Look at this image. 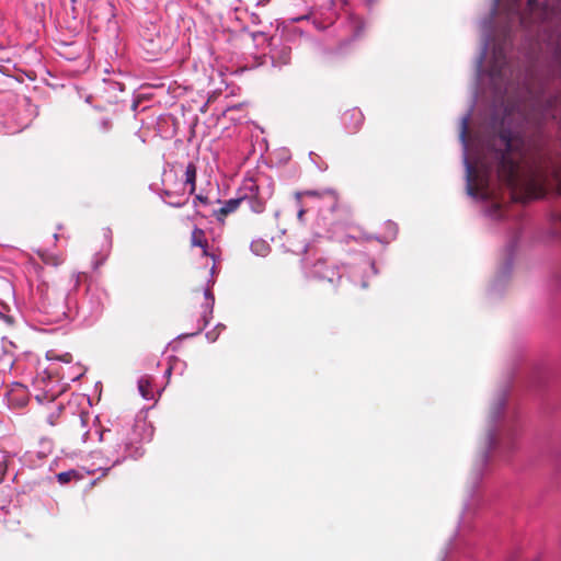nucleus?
Instances as JSON below:
<instances>
[{"instance_id":"f257e3e1","label":"nucleus","mask_w":561,"mask_h":561,"mask_svg":"<svg viewBox=\"0 0 561 561\" xmlns=\"http://www.w3.org/2000/svg\"><path fill=\"white\" fill-rule=\"evenodd\" d=\"M83 273L73 274L70 287V322L81 327L93 325L102 316L106 291L96 284L89 283L85 289H80Z\"/></svg>"},{"instance_id":"f03ea898","label":"nucleus","mask_w":561,"mask_h":561,"mask_svg":"<svg viewBox=\"0 0 561 561\" xmlns=\"http://www.w3.org/2000/svg\"><path fill=\"white\" fill-rule=\"evenodd\" d=\"M39 298L36 308L41 314L39 321L43 323L70 322V288L68 290H58L45 286L38 287Z\"/></svg>"},{"instance_id":"7ed1b4c3","label":"nucleus","mask_w":561,"mask_h":561,"mask_svg":"<svg viewBox=\"0 0 561 561\" xmlns=\"http://www.w3.org/2000/svg\"><path fill=\"white\" fill-rule=\"evenodd\" d=\"M100 442L106 444L101 450L110 466L105 469L108 471L112 467L121 465L127 458L137 459L142 455V450L139 447H134L130 442L125 438L124 431L103 430L95 431Z\"/></svg>"},{"instance_id":"20e7f679","label":"nucleus","mask_w":561,"mask_h":561,"mask_svg":"<svg viewBox=\"0 0 561 561\" xmlns=\"http://www.w3.org/2000/svg\"><path fill=\"white\" fill-rule=\"evenodd\" d=\"M548 383L549 371L542 365L528 367L527 371L523 374L522 387L524 389V393L540 396L542 401H547V404H550V401L556 404L557 398L548 392ZM542 404H546V402H542ZM545 409H549V405H546Z\"/></svg>"},{"instance_id":"39448f33","label":"nucleus","mask_w":561,"mask_h":561,"mask_svg":"<svg viewBox=\"0 0 561 561\" xmlns=\"http://www.w3.org/2000/svg\"><path fill=\"white\" fill-rule=\"evenodd\" d=\"M344 277L365 289L371 277L378 274L375 261L366 253L357 254L352 262L343 264Z\"/></svg>"},{"instance_id":"423d86ee","label":"nucleus","mask_w":561,"mask_h":561,"mask_svg":"<svg viewBox=\"0 0 561 561\" xmlns=\"http://www.w3.org/2000/svg\"><path fill=\"white\" fill-rule=\"evenodd\" d=\"M305 274L309 278L337 285L344 277V270L341 271L339 266H329L325 260L319 259L310 266H305Z\"/></svg>"},{"instance_id":"0eeeda50","label":"nucleus","mask_w":561,"mask_h":561,"mask_svg":"<svg viewBox=\"0 0 561 561\" xmlns=\"http://www.w3.org/2000/svg\"><path fill=\"white\" fill-rule=\"evenodd\" d=\"M241 192L247 195L244 203L248 204L252 213L261 214L264 211L265 201L260 196L259 185L252 179L244 181Z\"/></svg>"},{"instance_id":"6e6552de","label":"nucleus","mask_w":561,"mask_h":561,"mask_svg":"<svg viewBox=\"0 0 561 561\" xmlns=\"http://www.w3.org/2000/svg\"><path fill=\"white\" fill-rule=\"evenodd\" d=\"M364 121V114L358 107L348 108L341 115V124L344 130L350 135L358 133Z\"/></svg>"},{"instance_id":"1a4fd4ad","label":"nucleus","mask_w":561,"mask_h":561,"mask_svg":"<svg viewBox=\"0 0 561 561\" xmlns=\"http://www.w3.org/2000/svg\"><path fill=\"white\" fill-rule=\"evenodd\" d=\"M214 306H215V301L205 300V302L202 305L203 312L198 320L197 330L192 333H182L178 336V339L183 340V339H188V337L195 336V335L199 334L205 328H207V325L209 324V322L213 318Z\"/></svg>"},{"instance_id":"9d476101","label":"nucleus","mask_w":561,"mask_h":561,"mask_svg":"<svg viewBox=\"0 0 561 561\" xmlns=\"http://www.w3.org/2000/svg\"><path fill=\"white\" fill-rule=\"evenodd\" d=\"M271 59L274 67L286 66L290 62L291 48L287 45H276L275 38H272Z\"/></svg>"},{"instance_id":"9b49d317","label":"nucleus","mask_w":561,"mask_h":561,"mask_svg":"<svg viewBox=\"0 0 561 561\" xmlns=\"http://www.w3.org/2000/svg\"><path fill=\"white\" fill-rule=\"evenodd\" d=\"M301 195L312 196V197H321L328 199V209L333 211L337 206V195L336 192L332 188L324 190H308L304 193H296V198L299 199Z\"/></svg>"},{"instance_id":"f8f14e48","label":"nucleus","mask_w":561,"mask_h":561,"mask_svg":"<svg viewBox=\"0 0 561 561\" xmlns=\"http://www.w3.org/2000/svg\"><path fill=\"white\" fill-rule=\"evenodd\" d=\"M161 197L163 198L167 205L172 206L174 208H181L188 202L190 195L184 191L173 192L170 190H163L161 193Z\"/></svg>"},{"instance_id":"ddd939ff","label":"nucleus","mask_w":561,"mask_h":561,"mask_svg":"<svg viewBox=\"0 0 561 561\" xmlns=\"http://www.w3.org/2000/svg\"><path fill=\"white\" fill-rule=\"evenodd\" d=\"M398 234V226L396 222L388 220L385 222V234L383 236H374L369 237V239H375L382 244H388L397 238Z\"/></svg>"},{"instance_id":"4468645a","label":"nucleus","mask_w":561,"mask_h":561,"mask_svg":"<svg viewBox=\"0 0 561 561\" xmlns=\"http://www.w3.org/2000/svg\"><path fill=\"white\" fill-rule=\"evenodd\" d=\"M151 382L152 378L149 375L141 376L137 381L138 391L140 396L148 401L154 399V392L152 390Z\"/></svg>"},{"instance_id":"2eb2a0df","label":"nucleus","mask_w":561,"mask_h":561,"mask_svg":"<svg viewBox=\"0 0 561 561\" xmlns=\"http://www.w3.org/2000/svg\"><path fill=\"white\" fill-rule=\"evenodd\" d=\"M247 195L241 192V187L238 191L237 197L230 198L224 203V205L218 210L220 215H228L234 211L241 203H244Z\"/></svg>"},{"instance_id":"dca6fc26","label":"nucleus","mask_w":561,"mask_h":561,"mask_svg":"<svg viewBox=\"0 0 561 561\" xmlns=\"http://www.w3.org/2000/svg\"><path fill=\"white\" fill-rule=\"evenodd\" d=\"M196 176H197V168L194 162H188L185 168V180L184 185L190 187L188 195L194 194L196 190Z\"/></svg>"},{"instance_id":"f3484780","label":"nucleus","mask_w":561,"mask_h":561,"mask_svg":"<svg viewBox=\"0 0 561 561\" xmlns=\"http://www.w3.org/2000/svg\"><path fill=\"white\" fill-rule=\"evenodd\" d=\"M250 250L254 255L266 256L271 252V245L264 239H255L250 244Z\"/></svg>"},{"instance_id":"a211bd4d","label":"nucleus","mask_w":561,"mask_h":561,"mask_svg":"<svg viewBox=\"0 0 561 561\" xmlns=\"http://www.w3.org/2000/svg\"><path fill=\"white\" fill-rule=\"evenodd\" d=\"M56 479L59 484L65 485L68 484L72 480H80L82 479V474L75 469L62 471L56 474Z\"/></svg>"},{"instance_id":"6ab92c4d","label":"nucleus","mask_w":561,"mask_h":561,"mask_svg":"<svg viewBox=\"0 0 561 561\" xmlns=\"http://www.w3.org/2000/svg\"><path fill=\"white\" fill-rule=\"evenodd\" d=\"M192 244L194 247L202 248L204 250V252L206 253L207 241L205 239V232L202 229L195 228L193 230V232H192Z\"/></svg>"},{"instance_id":"aec40b11","label":"nucleus","mask_w":561,"mask_h":561,"mask_svg":"<svg viewBox=\"0 0 561 561\" xmlns=\"http://www.w3.org/2000/svg\"><path fill=\"white\" fill-rule=\"evenodd\" d=\"M113 128V121L111 117H102L96 123V129L100 134L106 135Z\"/></svg>"},{"instance_id":"412c9836","label":"nucleus","mask_w":561,"mask_h":561,"mask_svg":"<svg viewBox=\"0 0 561 561\" xmlns=\"http://www.w3.org/2000/svg\"><path fill=\"white\" fill-rule=\"evenodd\" d=\"M7 473H8L7 455L0 450V484L5 481Z\"/></svg>"},{"instance_id":"4be33fe9","label":"nucleus","mask_w":561,"mask_h":561,"mask_svg":"<svg viewBox=\"0 0 561 561\" xmlns=\"http://www.w3.org/2000/svg\"><path fill=\"white\" fill-rule=\"evenodd\" d=\"M106 257H107V254H105L103 256H100V254H96L92 261V268L98 270L101 265L104 264Z\"/></svg>"},{"instance_id":"5701e85b","label":"nucleus","mask_w":561,"mask_h":561,"mask_svg":"<svg viewBox=\"0 0 561 561\" xmlns=\"http://www.w3.org/2000/svg\"><path fill=\"white\" fill-rule=\"evenodd\" d=\"M218 336H219V332H217V330H215V329L211 331H207L205 334V337L210 343H214L218 339Z\"/></svg>"},{"instance_id":"b1692460","label":"nucleus","mask_w":561,"mask_h":561,"mask_svg":"<svg viewBox=\"0 0 561 561\" xmlns=\"http://www.w3.org/2000/svg\"><path fill=\"white\" fill-rule=\"evenodd\" d=\"M197 202L204 204V205H208L209 204V199L207 196H204L202 194H197L193 201V204L196 206Z\"/></svg>"},{"instance_id":"393cba45","label":"nucleus","mask_w":561,"mask_h":561,"mask_svg":"<svg viewBox=\"0 0 561 561\" xmlns=\"http://www.w3.org/2000/svg\"><path fill=\"white\" fill-rule=\"evenodd\" d=\"M104 238L107 241L108 250L112 248V230L110 228L104 229Z\"/></svg>"},{"instance_id":"a878e982","label":"nucleus","mask_w":561,"mask_h":561,"mask_svg":"<svg viewBox=\"0 0 561 561\" xmlns=\"http://www.w3.org/2000/svg\"><path fill=\"white\" fill-rule=\"evenodd\" d=\"M89 419H90V415H89V413H88V412H85V413H84V412L80 413V415H79V422H80V424H81V426H82V427H85V426H87Z\"/></svg>"},{"instance_id":"bb28decb","label":"nucleus","mask_w":561,"mask_h":561,"mask_svg":"<svg viewBox=\"0 0 561 561\" xmlns=\"http://www.w3.org/2000/svg\"><path fill=\"white\" fill-rule=\"evenodd\" d=\"M346 0H330V9H335L337 7H344L346 5Z\"/></svg>"},{"instance_id":"cd10ccee","label":"nucleus","mask_w":561,"mask_h":561,"mask_svg":"<svg viewBox=\"0 0 561 561\" xmlns=\"http://www.w3.org/2000/svg\"><path fill=\"white\" fill-rule=\"evenodd\" d=\"M204 297H205V300L215 301V296H214V294H213V291H211V289L209 287L205 288Z\"/></svg>"},{"instance_id":"c85d7f7f","label":"nucleus","mask_w":561,"mask_h":561,"mask_svg":"<svg viewBox=\"0 0 561 561\" xmlns=\"http://www.w3.org/2000/svg\"><path fill=\"white\" fill-rule=\"evenodd\" d=\"M551 286L554 288H561V275L560 274H556L553 276Z\"/></svg>"},{"instance_id":"c756f323","label":"nucleus","mask_w":561,"mask_h":561,"mask_svg":"<svg viewBox=\"0 0 561 561\" xmlns=\"http://www.w3.org/2000/svg\"><path fill=\"white\" fill-rule=\"evenodd\" d=\"M309 14H304V15H299V16H296V18H291L289 19L291 22L294 23H298L300 21H305V20H309Z\"/></svg>"},{"instance_id":"7c9ffc66","label":"nucleus","mask_w":561,"mask_h":561,"mask_svg":"<svg viewBox=\"0 0 561 561\" xmlns=\"http://www.w3.org/2000/svg\"><path fill=\"white\" fill-rule=\"evenodd\" d=\"M0 319H2L7 324H12L13 320L11 317L0 312Z\"/></svg>"},{"instance_id":"2f4dec72","label":"nucleus","mask_w":561,"mask_h":561,"mask_svg":"<svg viewBox=\"0 0 561 561\" xmlns=\"http://www.w3.org/2000/svg\"><path fill=\"white\" fill-rule=\"evenodd\" d=\"M59 359H60V360H62V362H65V363H70V362H71V359H72V356H71V354H69V353H66V354L61 355V356L59 357Z\"/></svg>"},{"instance_id":"473e14b6","label":"nucleus","mask_w":561,"mask_h":561,"mask_svg":"<svg viewBox=\"0 0 561 561\" xmlns=\"http://www.w3.org/2000/svg\"><path fill=\"white\" fill-rule=\"evenodd\" d=\"M271 2V0H255L256 7H265Z\"/></svg>"},{"instance_id":"72a5a7b5","label":"nucleus","mask_w":561,"mask_h":561,"mask_svg":"<svg viewBox=\"0 0 561 561\" xmlns=\"http://www.w3.org/2000/svg\"><path fill=\"white\" fill-rule=\"evenodd\" d=\"M364 2H365L366 8L370 10L375 5L376 0H364Z\"/></svg>"},{"instance_id":"f704fd0d","label":"nucleus","mask_w":561,"mask_h":561,"mask_svg":"<svg viewBox=\"0 0 561 561\" xmlns=\"http://www.w3.org/2000/svg\"><path fill=\"white\" fill-rule=\"evenodd\" d=\"M305 213H306V210L304 208H299L297 217L300 221L302 220Z\"/></svg>"},{"instance_id":"c9c22d12","label":"nucleus","mask_w":561,"mask_h":561,"mask_svg":"<svg viewBox=\"0 0 561 561\" xmlns=\"http://www.w3.org/2000/svg\"><path fill=\"white\" fill-rule=\"evenodd\" d=\"M171 374H172V367H171V366H169V367L165 369V371H164V377H165V378H170Z\"/></svg>"},{"instance_id":"e433bc0d","label":"nucleus","mask_w":561,"mask_h":561,"mask_svg":"<svg viewBox=\"0 0 561 561\" xmlns=\"http://www.w3.org/2000/svg\"><path fill=\"white\" fill-rule=\"evenodd\" d=\"M225 329H226V327H225V324H222V323H218V324L215 327V330H217V332H220L221 330H225Z\"/></svg>"},{"instance_id":"4c0bfd02","label":"nucleus","mask_w":561,"mask_h":561,"mask_svg":"<svg viewBox=\"0 0 561 561\" xmlns=\"http://www.w3.org/2000/svg\"><path fill=\"white\" fill-rule=\"evenodd\" d=\"M0 72L8 76V68L5 66H0Z\"/></svg>"},{"instance_id":"58836bf2","label":"nucleus","mask_w":561,"mask_h":561,"mask_svg":"<svg viewBox=\"0 0 561 561\" xmlns=\"http://www.w3.org/2000/svg\"><path fill=\"white\" fill-rule=\"evenodd\" d=\"M89 435H90V432H89V431H88V432H85V433L83 434V436H82L83 440H85V439L88 438V436H89Z\"/></svg>"},{"instance_id":"ea45409f","label":"nucleus","mask_w":561,"mask_h":561,"mask_svg":"<svg viewBox=\"0 0 561 561\" xmlns=\"http://www.w3.org/2000/svg\"><path fill=\"white\" fill-rule=\"evenodd\" d=\"M257 35H263V33H252L253 39H255Z\"/></svg>"},{"instance_id":"a19ab883","label":"nucleus","mask_w":561,"mask_h":561,"mask_svg":"<svg viewBox=\"0 0 561 561\" xmlns=\"http://www.w3.org/2000/svg\"><path fill=\"white\" fill-rule=\"evenodd\" d=\"M19 403H20L21 405L26 404V399L21 400Z\"/></svg>"},{"instance_id":"79ce46f5","label":"nucleus","mask_w":561,"mask_h":561,"mask_svg":"<svg viewBox=\"0 0 561 561\" xmlns=\"http://www.w3.org/2000/svg\"><path fill=\"white\" fill-rule=\"evenodd\" d=\"M313 156H316V154H314V152L310 151V152H309V157H310V159H312V158H313Z\"/></svg>"},{"instance_id":"37998d69","label":"nucleus","mask_w":561,"mask_h":561,"mask_svg":"<svg viewBox=\"0 0 561 561\" xmlns=\"http://www.w3.org/2000/svg\"><path fill=\"white\" fill-rule=\"evenodd\" d=\"M58 237H59L58 233H54V239L55 240H58Z\"/></svg>"},{"instance_id":"c03bdc74","label":"nucleus","mask_w":561,"mask_h":561,"mask_svg":"<svg viewBox=\"0 0 561 561\" xmlns=\"http://www.w3.org/2000/svg\"><path fill=\"white\" fill-rule=\"evenodd\" d=\"M275 217H279V211H275Z\"/></svg>"},{"instance_id":"a18cd8bd","label":"nucleus","mask_w":561,"mask_h":561,"mask_svg":"<svg viewBox=\"0 0 561 561\" xmlns=\"http://www.w3.org/2000/svg\"><path fill=\"white\" fill-rule=\"evenodd\" d=\"M534 561H541V560H540V559H536V560H534Z\"/></svg>"}]
</instances>
